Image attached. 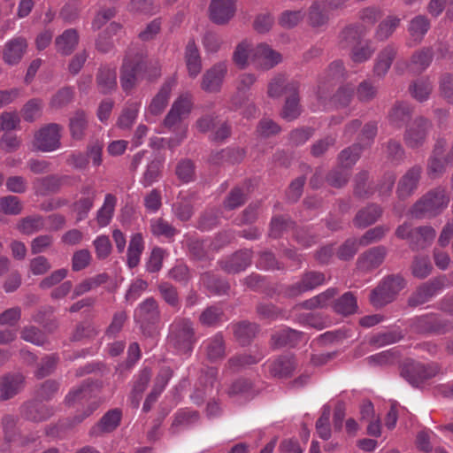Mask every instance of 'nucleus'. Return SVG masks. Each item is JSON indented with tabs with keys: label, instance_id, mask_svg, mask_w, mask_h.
Returning <instances> with one entry per match:
<instances>
[{
	"label": "nucleus",
	"instance_id": "nucleus-1",
	"mask_svg": "<svg viewBox=\"0 0 453 453\" xmlns=\"http://www.w3.org/2000/svg\"><path fill=\"white\" fill-rule=\"evenodd\" d=\"M193 102L190 94L180 95L173 104L169 112L165 116L163 125L169 130H178L176 139L165 140L164 138L154 137L150 139V144L152 148H161L165 143H168L170 148L178 145L185 137L187 133V126L182 124V120L186 119L192 109Z\"/></svg>",
	"mask_w": 453,
	"mask_h": 453
},
{
	"label": "nucleus",
	"instance_id": "nucleus-2",
	"mask_svg": "<svg viewBox=\"0 0 453 453\" xmlns=\"http://www.w3.org/2000/svg\"><path fill=\"white\" fill-rule=\"evenodd\" d=\"M148 64L142 54L127 56L123 62L120 83L124 91L129 92L136 84L139 79L157 78L160 75L157 68L154 69V74H147Z\"/></svg>",
	"mask_w": 453,
	"mask_h": 453
},
{
	"label": "nucleus",
	"instance_id": "nucleus-3",
	"mask_svg": "<svg viewBox=\"0 0 453 453\" xmlns=\"http://www.w3.org/2000/svg\"><path fill=\"white\" fill-rule=\"evenodd\" d=\"M196 342L192 323L188 319L175 320L170 326L167 343L180 356L189 355Z\"/></svg>",
	"mask_w": 453,
	"mask_h": 453
},
{
	"label": "nucleus",
	"instance_id": "nucleus-4",
	"mask_svg": "<svg viewBox=\"0 0 453 453\" xmlns=\"http://www.w3.org/2000/svg\"><path fill=\"white\" fill-rule=\"evenodd\" d=\"M449 197L445 189L438 188L427 193L412 207L411 213L413 217H434L441 213L449 204Z\"/></svg>",
	"mask_w": 453,
	"mask_h": 453
},
{
	"label": "nucleus",
	"instance_id": "nucleus-5",
	"mask_svg": "<svg viewBox=\"0 0 453 453\" xmlns=\"http://www.w3.org/2000/svg\"><path fill=\"white\" fill-rule=\"evenodd\" d=\"M62 127L50 123L41 127L35 134L34 147L42 152H51L60 148Z\"/></svg>",
	"mask_w": 453,
	"mask_h": 453
},
{
	"label": "nucleus",
	"instance_id": "nucleus-6",
	"mask_svg": "<svg viewBox=\"0 0 453 453\" xmlns=\"http://www.w3.org/2000/svg\"><path fill=\"white\" fill-rule=\"evenodd\" d=\"M404 287L402 277L392 276L384 280L378 288L372 290L370 300L376 306L380 307L391 302L394 296Z\"/></svg>",
	"mask_w": 453,
	"mask_h": 453
},
{
	"label": "nucleus",
	"instance_id": "nucleus-7",
	"mask_svg": "<svg viewBox=\"0 0 453 453\" xmlns=\"http://www.w3.org/2000/svg\"><path fill=\"white\" fill-rule=\"evenodd\" d=\"M175 79H170L163 84L157 94L152 98L145 110V119L148 122H155L156 117L160 115L168 104L173 88L175 86Z\"/></svg>",
	"mask_w": 453,
	"mask_h": 453
},
{
	"label": "nucleus",
	"instance_id": "nucleus-8",
	"mask_svg": "<svg viewBox=\"0 0 453 453\" xmlns=\"http://www.w3.org/2000/svg\"><path fill=\"white\" fill-rule=\"evenodd\" d=\"M281 60V55L265 43H260L255 46L253 54L250 57L251 65L258 70L265 71L272 69L280 64Z\"/></svg>",
	"mask_w": 453,
	"mask_h": 453
},
{
	"label": "nucleus",
	"instance_id": "nucleus-9",
	"mask_svg": "<svg viewBox=\"0 0 453 453\" xmlns=\"http://www.w3.org/2000/svg\"><path fill=\"white\" fill-rule=\"evenodd\" d=\"M226 73V63L223 61L216 63L203 73L201 81V88L208 93L219 92Z\"/></svg>",
	"mask_w": 453,
	"mask_h": 453
},
{
	"label": "nucleus",
	"instance_id": "nucleus-10",
	"mask_svg": "<svg viewBox=\"0 0 453 453\" xmlns=\"http://www.w3.org/2000/svg\"><path fill=\"white\" fill-rule=\"evenodd\" d=\"M431 123L424 118H418L410 123L404 133V142L411 148L421 146L426 138Z\"/></svg>",
	"mask_w": 453,
	"mask_h": 453
},
{
	"label": "nucleus",
	"instance_id": "nucleus-11",
	"mask_svg": "<svg viewBox=\"0 0 453 453\" xmlns=\"http://www.w3.org/2000/svg\"><path fill=\"white\" fill-rule=\"evenodd\" d=\"M446 143L444 141H438L430 157L427 173L431 178L440 177L445 171L449 164H453L451 151L448 157H444V149Z\"/></svg>",
	"mask_w": 453,
	"mask_h": 453
},
{
	"label": "nucleus",
	"instance_id": "nucleus-12",
	"mask_svg": "<svg viewBox=\"0 0 453 453\" xmlns=\"http://www.w3.org/2000/svg\"><path fill=\"white\" fill-rule=\"evenodd\" d=\"M235 9V0H211L210 18L217 24H225L234 17Z\"/></svg>",
	"mask_w": 453,
	"mask_h": 453
},
{
	"label": "nucleus",
	"instance_id": "nucleus-13",
	"mask_svg": "<svg viewBox=\"0 0 453 453\" xmlns=\"http://www.w3.org/2000/svg\"><path fill=\"white\" fill-rule=\"evenodd\" d=\"M27 48V40L22 36L8 40L3 50V59L8 65H16L23 58Z\"/></svg>",
	"mask_w": 453,
	"mask_h": 453
},
{
	"label": "nucleus",
	"instance_id": "nucleus-14",
	"mask_svg": "<svg viewBox=\"0 0 453 453\" xmlns=\"http://www.w3.org/2000/svg\"><path fill=\"white\" fill-rule=\"evenodd\" d=\"M265 365L273 377L285 378L292 374L296 363L292 356H283L266 362Z\"/></svg>",
	"mask_w": 453,
	"mask_h": 453
},
{
	"label": "nucleus",
	"instance_id": "nucleus-15",
	"mask_svg": "<svg viewBox=\"0 0 453 453\" xmlns=\"http://www.w3.org/2000/svg\"><path fill=\"white\" fill-rule=\"evenodd\" d=\"M81 197L74 203L73 209L77 213V220L84 219L94 205L96 196V190L91 186H84L81 190Z\"/></svg>",
	"mask_w": 453,
	"mask_h": 453
},
{
	"label": "nucleus",
	"instance_id": "nucleus-16",
	"mask_svg": "<svg viewBox=\"0 0 453 453\" xmlns=\"http://www.w3.org/2000/svg\"><path fill=\"white\" fill-rule=\"evenodd\" d=\"M387 250L378 246L365 252L358 259V267L363 271H369L378 267L385 259Z\"/></svg>",
	"mask_w": 453,
	"mask_h": 453
},
{
	"label": "nucleus",
	"instance_id": "nucleus-17",
	"mask_svg": "<svg viewBox=\"0 0 453 453\" xmlns=\"http://www.w3.org/2000/svg\"><path fill=\"white\" fill-rule=\"evenodd\" d=\"M122 412L119 409H113L107 411L100 421L91 429L92 435H98L100 433H110L116 429L121 420Z\"/></svg>",
	"mask_w": 453,
	"mask_h": 453
},
{
	"label": "nucleus",
	"instance_id": "nucleus-18",
	"mask_svg": "<svg viewBox=\"0 0 453 453\" xmlns=\"http://www.w3.org/2000/svg\"><path fill=\"white\" fill-rule=\"evenodd\" d=\"M324 282L325 276L322 273H309L290 288L288 295L291 296H298L303 292L312 290Z\"/></svg>",
	"mask_w": 453,
	"mask_h": 453
},
{
	"label": "nucleus",
	"instance_id": "nucleus-19",
	"mask_svg": "<svg viewBox=\"0 0 453 453\" xmlns=\"http://www.w3.org/2000/svg\"><path fill=\"white\" fill-rule=\"evenodd\" d=\"M421 173L420 167L410 169L401 179L397 188V195L403 199L411 196L416 189Z\"/></svg>",
	"mask_w": 453,
	"mask_h": 453
},
{
	"label": "nucleus",
	"instance_id": "nucleus-20",
	"mask_svg": "<svg viewBox=\"0 0 453 453\" xmlns=\"http://www.w3.org/2000/svg\"><path fill=\"white\" fill-rule=\"evenodd\" d=\"M185 63L189 77L196 78L202 70L199 50L193 41H189L185 50Z\"/></svg>",
	"mask_w": 453,
	"mask_h": 453
},
{
	"label": "nucleus",
	"instance_id": "nucleus-21",
	"mask_svg": "<svg viewBox=\"0 0 453 453\" xmlns=\"http://www.w3.org/2000/svg\"><path fill=\"white\" fill-rule=\"evenodd\" d=\"M297 90V84L294 81L287 82L284 75H275L268 84L267 94L272 98H278L283 95V93L292 94Z\"/></svg>",
	"mask_w": 453,
	"mask_h": 453
},
{
	"label": "nucleus",
	"instance_id": "nucleus-22",
	"mask_svg": "<svg viewBox=\"0 0 453 453\" xmlns=\"http://www.w3.org/2000/svg\"><path fill=\"white\" fill-rule=\"evenodd\" d=\"M117 197L112 194H106L102 206L96 212V222L101 227L108 226L114 215L117 204Z\"/></svg>",
	"mask_w": 453,
	"mask_h": 453
},
{
	"label": "nucleus",
	"instance_id": "nucleus-23",
	"mask_svg": "<svg viewBox=\"0 0 453 453\" xmlns=\"http://www.w3.org/2000/svg\"><path fill=\"white\" fill-rule=\"evenodd\" d=\"M24 378L21 374L8 375L0 381V399L7 400L15 395L22 388Z\"/></svg>",
	"mask_w": 453,
	"mask_h": 453
},
{
	"label": "nucleus",
	"instance_id": "nucleus-24",
	"mask_svg": "<svg viewBox=\"0 0 453 453\" xmlns=\"http://www.w3.org/2000/svg\"><path fill=\"white\" fill-rule=\"evenodd\" d=\"M79 42V35L75 29H67L56 38L57 50L62 55L71 54Z\"/></svg>",
	"mask_w": 453,
	"mask_h": 453
},
{
	"label": "nucleus",
	"instance_id": "nucleus-25",
	"mask_svg": "<svg viewBox=\"0 0 453 453\" xmlns=\"http://www.w3.org/2000/svg\"><path fill=\"white\" fill-rule=\"evenodd\" d=\"M302 333L290 328L281 329L272 335V344L274 348L295 346L302 341Z\"/></svg>",
	"mask_w": 453,
	"mask_h": 453
},
{
	"label": "nucleus",
	"instance_id": "nucleus-26",
	"mask_svg": "<svg viewBox=\"0 0 453 453\" xmlns=\"http://www.w3.org/2000/svg\"><path fill=\"white\" fill-rule=\"evenodd\" d=\"M202 349L211 361L220 359L225 355L224 341L221 334H216L202 344Z\"/></svg>",
	"mask_w": 453,
	"mask_h": 453
},
{
	"label": "nucleus",
	"instance_id": "nucleus-27",
	"mask_svg": "<svg viewBox=\"0 0 453 453\" xmlns=\"http://www.w3.org/2000/svg\"><path fill=\"white\" fill-rule=\"evenodd\" d=\"M396 55L395 47L388 45L383 49L377 57L373 73L378 77H383L389 70L391 64Z\"/></svg>",
	"mask_w": 453,
	"mask_h": 453
},
{
	"label": "nucleus",
	"instance_id": "nucleus-28",
	"mask_svg": "<svg viewBox=\"0 0 453 453\" xmlns=\"http://www.w3.org/2000/svg\"><path fill=\"white\" fill-rule=\"evenodd\" d=\"M22 411L26 418L36 422L49 418L53 413L50 408L37 402L25 404Z\"/></svg>",
	"mask_w": 453,
	"mask_h": 453
},
{
	"label": "nucleus",
	"instance_id": "nucleus-29",
	"mask_svg": "<svg viewBox=\"0 0 453 453\" xmlns=\"http://www.w3.org/2000/svg\"><path fill=\"white\" fill-rule=\"evenodd\" d=\"M144 250V242L141 234H134L131 236L127 248V265L134 268L140 263L141 256Z\"/></svg>",
	"mask_w": 453,
	"mask_h": 453
},
{
	"label": "nucleus",
	"instance_id": "nucleus-30",
	"mask_svg": "<svg viewBox=\"0 0 453 453\" xmlns=\"http://www.w3.org/2000/svg\"><path fill=\"white\" fill-rule=\"evenodd\" d=\"M151 377L150 369H143L135 377L131 392V401L134 407H138L142 393L146 389Z\"/></svg>",
	"mask_w": 453,
	"mask_h": 453
},
{
	"label": "nucleus",
	"instance_id": "nucleus-31",
	"mask_svg": "<svg viewBox=\"0 0 453 453\" xmlns=\"http://www.w3.org/2000/svg\"><path fill=\"white\" fill-rule=\"evenodd\" d=\"M99 90L103 94L110 93L117 86V73L114 68L103 67L97 76Z\"/></svg>",
	"mask_w": 453,
	"mask_h": 453
},
{
	"label": "nucleus",
	"instance_id": "nucleus-32",
	"mask_svg": "<svg viewBox=\"0 0 453 453\" xmlns=\"http://www.w3.org/2000/svg\"><path fill=\"white\" fill-rule=\"evenodd\" d=\"M88 126V118L84 111H77L70 118L69 127L71 135L75 140H81Z\"/></svg>",
	"mask_w": 453,
	"mask_h": 453
},
{
	"label": "nucleus",
	"instance_id": "nucleus-33",
	"mask_svg": "<svg viewBox=\"0 0 453 453\" xmlns=\"http://www.w3.org/2000/svg\"><path fill=\"white\" fill-rule=\"evenodd\" d=\"M140 107V103L128 102L118 119V127L121 129L130 128L137 118Z\"/></svg>",
	"mask_w": 453,
	"mask_h": 453
},
{
	"label": "nucleus",
	"instance_id": "nucleus-34",
	"mask_svg": "<svg viewBox=\"0 0 453 453\" xmlns=\"http://www.w3.org/2000/svg\"><path fill=\"white\" fill-rule=\"evenodd\" d=\"M253 47L247 41L240 42L234 52L233 60L242 69L246 68L251 65L250 57L253 54Z\"/></svg>",
	"mask_w": 453,
	"mask_h": 453
},
{
	"label": "nucleus",
	"instance_id": "nucleus-35",
	"mask_svg": "<svg viewBox=\"0 0 453 453\" xmlns=\"http://www.w3.org/2000/svg\"><path fill=\"white\" fill-rule=\"evenodd\" d=\"M381 209L374 204L361 210L355 218V224L359 227H365L373 224L381 215Z\"/></svg>",
	"mask_w": 453,
	"mask_h": 453
},
{
	"label": "nucleus",
	"instance_id": "nucleus-36",
	"mask_svg": "<svg viewBox=\"0 0 453 453\" xmlns=\"http://www.w3.org/2000/svg\"><path fill=\"white\" fill-rule=\"evenodd\" d=\"M435 230L431 226H423L414 229V243L412 249L424 248L430 244L435 238Z\"/></svg>",
	"mask_w": 453,
	"mask_h": 453
},
{
	"label": "nucleus",
	"instance_id": "nucleus-37",
	"mask_svg": "<svg viewBox=\"0 0 453 453\" xmlns=\"http://www.w3.org/2000/svg\"><path fill=\"white\" fill-rule=\"evenodd\" d=\"M300 113L299 98L297 92L296 91L290 94L286 99L281 111V116L284 119L290 121L296 119Z\"/></svg>",
	"mask_w": 453,
	"mask_h": 453
},
{
	"label": "nucleus",
	"instance_id": "nucleus-38",
	"mask_svg": "<svg viewBox=\"0 0 453 453\" xmlns=\"http://www.w3.org/2000/svg\"><path fill=\"white\" fill-rule=\"evenodd\" d=\"M250 263V253L237 252L232 256L230 260L226 264L225 268L229 273H237L244 270Z\"/></svg>",
	"mask_w": 453,
	"mask_h": 453
},
{
	"label": "nucleus",
	"instance_id": "nucleus-39",
	"mask_svg": "<svg viewBox=\"0 0 453 453\" xmlns=\"http://www.w3.org/2000/svg\"><path fill=\"white\" fill-rule=\"evenodd\" d=\"M157 315V306L153 299H147L139 305L134 312L135 319L149 321Z\"/></svg>",
	"mask_w": 453,
	"mask_h": 453
},
{
	"label": "nucleus",
	"instance_id": "nucleus-40",
	"mask_svg": "<svg viewBox=\"0 0 453 453\" xmlns=\"http://www.w3.org/2000/svg\"><path fill=\"white\" fill-rule=\"evenodd\" d=\"M91 395L92 388L88 385H81L80 388L70 391L65 401L67 405H73L77 402L84 403L90 400Z\"/></svg>",
	"mask_w": 453,
	"mask_h": 453
},
{
	"label": "nucleus",
	"instance_id": "nucleus-41",
	"mask_svg": "<svg viewBox=\"0 0 453 453\" xmlns=\"http://www.w3.org/2000/svg\"><path fill=\"white\" fill-rule=\"evenodd\" d=\"M357 309V300L351 293H345L334 303L335 311L343 315L354 313Z\"/></svg>",
	"mask_w": 453,
	"mask_h": 453
},
{
	"label": "nucleus",
	"instance_id": "nucleus-42",
	"mask_svg": "<svg viewBox=\"0 0 453 453\" xmlns=\"http://www.w3.org/2000/svg\"><path fill=\"white\" fill-rule=\"evenodd\" d=\"M308 19L312 27H320L326 22L327 12L323 10L321 1H316L311 4Z\"/></svg>",
	"mask_w": 453,
	"mask_h": 453
},
{
	"label": "nucleus",
	"instance_id": "nucleus-43",
	"mask_svg": "<svg viewBox=\"0 0 453 453\" xmlns=\"http://www.w3.org/2000/svg\"><path fill=\"white\" fill-rule=\"evenodd\" d=\"M429 22L426 18L423 16H417L411 19L409 31L415 41H420L426 33L428 31Z\"/></svg>",
	"mask_w": 453,
	"mask_h": 453
},
{
	"label": "nucleus",
	"instance_id": "nucleus-44",
	"mask_svg": "<svg viewBox=\"0 0 453 453\" xmlns=\"http://www.w3.org/2000/svg\"><path fill=\"white\" fill-rule=\"evenodd\" d=\"M411 115V109L406 104H396L389 113V122L395 127H401Z\"/></svg>",
	"mask_w": 453,
	"mask_h": 453
},
{
	"label": "nucleus",
	"instance_id": "nucleus-45",
	"mask_svg": "<svg viewBox=\"0 0 453 453\" xmlns=\"http://www.w3.org/2000/svg\"><path fill=\"white\" fill-rule=\"evenodd\" d=\"M257 331V326L247 321L235 325L234 329V335L242 344L247 343L255 335Z\"/></svg>",
	"mask_w": 453,
	"mask_h": 453
},
{
	"label": "nucleus",
	"instance_id": "nucleus-46",
	"mask_svg": "<svg viewBox=\"0 0 453 453\" xmlns=\"http://www.w3.org/2000/svg\"><path fill=\"white\" fill-rule=\"evenodd\" d=\"M161 166V162L158 160H152L150 162L142 174L141 183L144 187H149L157 181L160 175Z\"/></svg>",
	"mask_w": 453,
	"mask_h": 453
},
{
	"label": "nucleus",
	"instance_id": "nucleus-47",
	"mask_svg": "<svg viewBox=\"0 0 453 453\" xmlns=\"http://www.w3.org/2000/svg\"><path fill=\"white\" fill-rule=\"evenodd\" d=\"M173 210L176 217L183 221L188 220L192 215V205L182 193L180 194L177 202L173 204Z\"/></svg>",
	"mask_w": 453,
	"mask_h": 453
},
{
	"label": "nucleus",
	"instance_id": "nucleus-48",
	"mask_svg": "<svg viewBox=\"0 0 453 453\" xmlns=\"http://www.w3.org/2000/svg\"><path fill=\"white\" fill-rule=\"evenodd\" d=\"M330 412V408L325 405L322 409L321 416L316 423L317 433L323 440H328L331 436V430L329 426Z\"/></svg>",
	"mask_w": 453,
	"mask_h": 453
},
{
	"label": "nucleus",
	"instance_id": "nucleus-49",
	"mask_svg": "<svg viewBox=\"0 0 453 453\" xmlns=\"http://www.w3.org/2000/svg\"><path fill=\"white\" fill-rule=\"evenodd\" d=\"M335 295V291L333 288L327 289L326 291L305 301L303 306L307 309L321 308L328 304L330 299Z\"/></svg>",
	"mask_w": 453,
	"mask_h": 453
},
{
	"label": "nucleus",
	"instance_id": "nucleus-50",
	"mask_svg": "<svg viewBox=\"0 0 453 453\" xmlns=\"http://www.w3.org/2000/svg\"><path fill=\"white\" fill-rule=\"evenodd\" d=\"M431 91L432 85L427 80L418 81L411 87L412 96L420 102L426 100Z\"/></svg>",
	"mask_w": 453,
	"mask_h": 453
},
{
	"label": "nucleus",
	"instance_id": "nucleus-51",
	"mask_svg": "<svg viewBox=\"0 0 453 453\" xmlns=\"http://www.w3.org/2000/svg\"><path fill=\"white\" fill-rule=\"evenodd\" d=\"M151 232L154 235L171 238L175 234V229L166 221L157 219L151 220Z\"/></svg>",
	"mask_w": 453,
	"mask_h": 453
},
{
	"label": "nucleus",
	"instance_id": "nucleus-52",
	"mask_svg": "<svg viewBox=\"0 0 453 453\" xmlns=\"http://www.w3.org/2000/svg\"><path fill=\"white\" fill-rule=\"evenodd\" d=\"M42 103L39 99L29 100L22 109L23 118L26 121L32 122L37 119L42 112Z\"/></svg>",
	"mask_w": 453,
	"mask_h": 453
},
{
	"label": "nucleus",
	"instance_id": "nucleus-53",
	"mask_svg": "<svg viewBox=\"0 0 453 453\" xmlns=\"http://www.w3.org/2000/svg\"><path fill=\"white\" fill-rule=\"evenodd\" d=\"M399 19L395 17H388L380 24L376 37L381 41L388 39L399 25Z\"/></svg>",
	"mask_w": 453,
	"mask_h": 453
},
{
	"label": "nucleus",
	"instance_id": "nucleus-54",
	"mask_svg": "<svg viewBox=\"0 0 453 453\" xmlns=\"http://www.w3.org/2000/svg\"><path fill=\"white\" fill-rule=\"evenodd\" d=\"M388 231V227L384 226H378L368 230L359 240L358 243L361 246H366L372 242L380 241Z\"/></svg>",
	"mask_w": 453,
	"mask_h": 453
},
{
	"label": "nucleus",
	"instance_id": "nucleus-55",
	"mask_svg": "<svg viewBox=\"0 0 453 453\" xmlns=\"http://www.w3.org/2000/svg\"><path fill=\"white\" fill-rule=\"evenodd\" d=\"M43 226V220L41 217L27 218L18 225L19 230L25 234H32Z\"/></svg>",
	"mask_w": 453,
	"mask_h": 453
},
{
	"label": "nucleus",
	"instance_id": "nucleus-56",
	"mask_svg": "<svg viewBox=\"0 0 453 453\" xmlns=\"http://www.w3.org/2000/svg\"><path fill=\"white\" fill-rule=\"evenodd\" d=\"M361 149L359 145H354L346 150H343L340 156V164L343 167H349L353 165L360 156Z\"/></svg>",
	"mask_w": 453,
	"mask_h": 453
},
{
	"label": "nucleus",
	"instance_id": "nucleus-57",
	"mask_svg": "<svg viewBox=\"0 0 453 453\" xmlns=\"http://www.w3.org/2000/svg\"><path fill=\"white\" fill-rule=\"evenodd\" d=\"M0 211L5 214H19L21 211V205L17 196H8L0 198Z\"/></svg>",
	"mask_w": 453,
	"mask_h": 453
},
{
	"label": "nucleus",
	"instance_id": "nucleus-58",
	"mask_svg": "<svg viewBox=\"0 0 453 453\" xmlns=\"http://www.w3.org/2000/svg\"><path fill=\"white\" fill-rule=\"evenodd\" d=\"M303 19L301 11H286L279 18V23L282 27L291 28L296 27Z\"/></svg>",
	"mask_w": 453,
	"mask_h": 453
},
{
	"label": "nucleus",
	"instance_id": "nucleus-59",
	"mask_svg": "<svg viewBox=\"0 0 453 453\" xmlns=\"http://www.w3.org/2000/svg\"><path fill=\"white\" fill-rule=\"evenodd\" d=\"M21 338L26 342L42 346L45 343L44 334L35 326H26L21 332Z\"/></svg>",
	"mask_w": 453,
	"mask_h": 453
},
{
	"label": "nucleus",
	"instance_id": "nucleus-60",
	"mask_svg": "<svg viewBox=\"0 0 453 453\" xmlns=\"http://www.w3.org/2000/svg\"><path fill=\"white\" fill-rule=\"evenodd\" d=\"M165 250L161 248H154L150 253L146 267L150 273H157L162 268Z\"/></svg>",
	"mask_w": 453,
	"mask_h": 453
},
{
	"label": "nucleus",
	"instance_id": "nucleus-61",
	"mask_svg": "<svg viewBox=\"0 0 453 453\" xmlns=\"http://www.w3.org/2000/svg\"><path fill=\"white\" fill-rule=\"evenodd\" d=\"M103 282V276L99 275L96 278L86 279L82 282L79 283L73 290V298H76L80 296L95 288Z\"/></svg>",
	"mask_w": 453,
	"mask_h": 453
},
{
	"label": "nucleus",
	"instance_id": "nucleus-62",
	"mask_svg": "<svg viewBox=\"0 0 453 453\" xmlns=\"http://www.w3.org/2000/svg\"><path fill=\"white\" fill-rule=\"evenodd\" d=\"M432 61V52L429 49H424L413 55L411 64L417 71L425 70Z\"/></svg>",
	"mask_w": 453,
	"mask_h": 453
},
{
	"label": "nucleus",
	"instance_id": "nucleus-63",
	"mask_svg": "<svg viewBox=\"0 0 453 453\" xmlns=\"http://www.w3.org/2000/svg\"><path fill=\"white\" fill-rule=\"evenodd\" d=\"M128 10L131 12L150 14L155 12L157 6L154 5L153 0H132Z\"/></svg>",
	"mask_w": 453,
	"mask_h": 453
},
{
	"label": "nucleus",
	"instance_id": "nucleus-64",
	"mask_svg": "<svg viewBox=\"0 0 453 453\" xmlns=\"http://www.w3.org/2000/svg\"><path fill=\"white\" fill-rule=\"evenodd\" d=\"M20 122L19 114L15 111H5L0 116V130L10 131L15 129Z\"/></svg>",
	"mask_w": 453,
	"mask_h": 453
}]
</instances>
